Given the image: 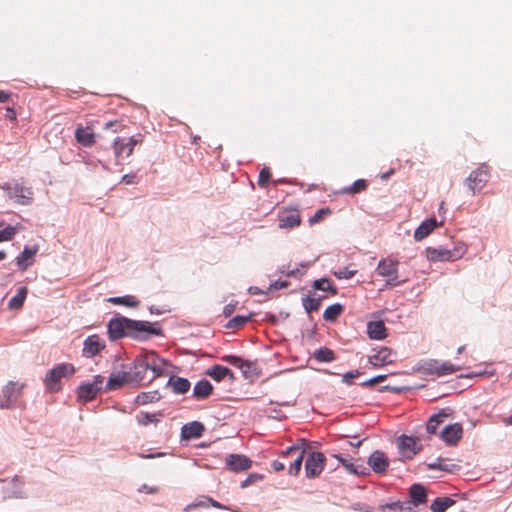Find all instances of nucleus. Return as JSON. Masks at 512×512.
<instances>
[{"mask_svg":"<svg viewBox=\"0 0 512 512\" xmlns=\"http://www.w3.org/2000/svg\"><path fill=\"white\" fill-rule=\"evenodd\" d=\"M110 340L115 341L124 337L135 340H146L150 336L162 334L160 327L149 321L132 320L123 316L110 319L107 325Z\"/></svg>","mask_w":512,"mask_h":512,"instance_id":"f257e3e1","label":"nucleus"},{"mask_svg":"<svg viewBox=\"0 0 512 512\" xmlns=\"http://www.w3.org/2000/svg\"><path fill=\"white\" fill-rule=\"evenodd\" d=\"M75 373V367L70 363L58 364L52 369L48 370L44 384L49 392L55 393L61 390V379L69 378Z\"/></svg>","mask_w":512,"mask_h":512,"instance_id":"f03ea898","label":"nucleus"},{"mask_svg":"<svg viewBox=\"0 0 512 512\" xmlns=\"http://www.w3.org/2000/svg\"><path fill=\"white\" fill-rule=\"evenodd\" d=\"M466 245L463 243L455 244L452 248L448 247H439V248H433L428 247L426 248V257L429 261L436 262H453L463 257V255L466 253Z\"/></svg>","mask_w":512,"mask_h":512,"instance_id":"7ed1b4c3","label":"nucleus"},{"mask_svg":"<svg viewBox=\"0 0 512 512\" xmlns=\"http://www.w3.org/2000/svg\"><path fill=\"white\" fill-rule=\"evenodd\" d=\"M24 384L17 382H9L2 390L0 396V408L12 409L15 407H24V403L20 401Z\"/></svg>","mask_w":512,"mask_h":512,"instance_id":"20e7f679","label":"nucleus"},{"mask_svg":"<svg viewBox=\"0 0 512 512\" xmlns=\"http://www.w3.org/2000/svg\"><path fill=\"white\" fill-rule=\"evenodd\" d=\"M489 178V167L487 165H481L468 175V177L465 179V185L471 192V195L474 196L477 192H480L486 186Z\"/></svg>","mask_w":512,"mask_h":512,"instance_id":"39448f33","label":"nucleus"},{"mask_svg":"<svg viewBox=\"0 0 512 512\" xmlns=\"http://www.w3.org/2000/svg\"><path fill=\"white\" fill-rule=\"evenodd\" d=\"M417 370L425 375L441 377L458 371L459 367L449 362L440 363L438 360H429L419 364Z\"/></svg>","mask_w":512,"mask_h":512,"instance_id":"423d86ee","label":"nucleus"},{"mask_svg":"<svg viewBox=\"0 0 512 512\" xmlns=\"http://www.w3.org/2000/svg\"><path fill=\"white\" fill-rule=\"evenodd\" d=\"M141 363L150 371V374H155V378L163 375L166 370L168 362L161 358L154 351H144L138 355Z\"/></svg>","mask_w":512,"mask_h":512,"instance_id":"0eeeda50","label":"nucleus"},{"mask_svg":"<svg viewBox=\"0 0 512 512\" xmlns=\"http://www.w3.org/2000/svg\"><path fill=\"white\" fill-rule=\"evenodd\" d=\"M3 189L7 191L10 198L15 199V201L20 205H28L33 199V192L31 188L25 187L23 184L7 183L4 185Z\"/></svg>","mask_w":512,"mask_h":512,"instance_id":"6e6552de","label":"nucleus"},{"mask_svg":"<svg viewBox=\"0 0 512 512\" xmlns=\"http://www.w3.org/2000/svg\"><path fill=\"white\" fill-rule=\"evenodd\" d=\"M142 142V136H131L129 138L116 137L113 141V150L116 157H129L132 155L134 147Z\"/></svg>","mask_w":512,"mask_h":512,"instance_id":"1a4fd4ad","label":"nucleus"},{"mask_svg":"<svg viewBox=\"0 0 512 512\" xmlns=\"http://www.w3.org/2000/svg\"><path fill=\"white\" fill-rule=\"evenodd\" d=\"M398 262L391 259H383L378 263L377 273L386 278V285L396 286L398 281Z\"/></svg>","mask_w":512,"mask_h":512,"instance_id":"9d476101","label":"nucleus"},{"mask_svg":"<svg viewBox=\"0 0 512 512\" xmlns=\"http://www.w3.org/2000/svg\"><path fill=\"white\" fill-rule=\"evenodd\" d=\"M305 450L300 446L293 445L283 450L281 456L284 458H291L289 463L288 473L293 476H297L300 472Z\"/></svg>","mask_w":512,"mask_h":512,"instance_id":"9b49d317","label":"nucleus"},{"mask_svg":"<svg viewBox=\"0 0 512 512\" xmlns=\"http://www.w3.org/2000/svg\"><path fill=\"white\" fill-rule=\"evenodd\" d=\"M397 446L403 460H410L421 451L419 439L406 435L399 437Z\"/></svg>","mask_w":512,"mask_h":512,"instance_id":"f8f14e48","label":"nucleus"},{"mask_svg":"<svg viewBox=\"0 0 512 512\" xmlns=\"http://www.w3.org/2000/svg\"><path fill=\"white\" fill-rule=\"evenodd\" d=\"M326 458L322 452H312L305 462V475L308 479L318 477L325 466Z\"/></svg>","mask_w":512,"mask_h":512,"instance_id":"ddd939ff","label":"nucleus"},{"mask_svg":"<svg viewBox=\"0 0 512 512\" xmlns=\"http://www.w3.org/2000/svg\"><path fill=\"white\" fill-rule=\"evenodd\" d=\"M129 374L130 380L136 385H146L155 379V374H150V371L141 363L138 356L135 358Z\"/></svg>","mask_w":512,"mask_h":512,"instance_id":"4468645a","label":"nucleus"},{"mask_svg":"<svg viewBox=\"0 0 512 512\" xmlns=\"http://www.w3.org/2000/svg\"><path fill=\"white\" fill-rule=\"evenodd\" d=\"M462 436L463 428L459 423L445 426L440 433V438L449 446L457 445Z\"/></svg>","mask_w":512,"mask_h":512,"instance_id":"2eb2a0df","label":"nucleus"},{"mask_svg":"<svg viewBox=\"0 0 512 512\" xmlns=\"http://www.w3.org/2000/svg\"><path fill=\"white\" fill-rule=\"evenodd\" d=\"M368 465L377 473H385L389 467V459L384 452L375 450L368 458Z\"/></svg>","mask_w":512,"mask_h":512,"instance_id":"dca6fc26","label":"nucleus"},{"mask_svg":"<svg viewBox=\"0 0 512 512\" xmlns=\"http://www.w3.org/2000/svg\"><path fill=\"white\" fill-rule=\"evenodd\" d=\"M126 384H133L130 380L129 371L113 372L106 383L105 390L112 391L123 387Z\"/></svg>","mask_w":512,"mask_h":512,"instance_id":"f3484780","label":"nucleus"},{"mask_svg":"<svg viewBox=\"0 0 512 512\" xmlns=\"http://www.w3.org/2000/svg\"><path fill=\"white\" fill-rule=\"evenodd\" d=\"M279 227L281 229L285 228H295L300 225L301 217L296 209L284 210L279 213Z\"/></svg>","mask_w":512,"mask_h":512,"instance_id":"a211bd4d","label":"nucleus"},{"mask_svg":"<svg viewBox=\"0 0 512 512\" xmlns=\"http://www.w3.org/2000/svg\"><path fill=\"white\" fill-rule=\"evenodd\" d=\"M226 465L231 471L240 472L249 469L252 461L244 455L231 454L226 460Z\"/></svg>","mask_w":512,"mask_h":512,"instance_id":"6ab92c4d","label":"nucleus"},{"mask_svg":"<svg viewBox=\"0 0 512 512\" xmlns=\"http://www.w3.org/2000/svg\"><path fill=\"white\" fill-rule=\"evenodd\" d=\"M205 431V426L203 423L198 421H192L186 423L181 428V438L183 440H190L200 438Z\"/></svg>","mask_w":512,"mask_h":512,"instance_id":"aec40b11","label":"nucleus"},{"mask_svg":"<svg viewBox=\"0 0 512 512\" xmlns=\"http://www.w3.org/2000/svg\"><path fill=\"white\" fill-rule=\"evenodd\" d=\"M104 347L105 344L101 341L98 335H91L84 341L83 355L85 357H94L104 349Z\"/></svg>","mask_w":512,"mask_h":512,"instance_id":"412c9836","label":"nucleus"},{"mask_svg":"<svg viewBox=\"0 0 512 512\" xmlns=\"http://www.w3.org/2000/svg\"><path fill=\"white\" fill-rule=\"evenodd\" d=\"M76 141L84 147H91L95 143V134L92 127L88 124L86 127L78 125L75 130Z\"/></svg>","mask_w":512,"mask_h":512,"instance_id":"4be33fe9","label":"nucleus"},{"mask_svg":"<svg viewBox=\"0 0 512 512\" xmlns=\"http://www.w3.org/2000/svg\"><path fill=\"white\" fill-rule=\"evenodd\" d=\"M444 221L441 220L439 223L437 220L432 217L425 220L414 232V239L416 241H421L426 238L436 227L442 226Z\"/></svg>","mask_w":512,"mask_h":512,"instance_id":"5701e85b","label":"nucleus"},{"mask_svg":"<svg viewBox=\"0 0 512 512\" xmlns=\"http://www.w3.org/2000/svg\"><path fill=\"white\" fill-rule=\"evenodd\" d=\"M392 362V350L388 347H382L375 354L369 356V363L373 366H384Z\"/></svg>","mask_w":512,"mask_h":512,"instance_id":"b1692460","label":"nucleus"},{"mask_svg":"<svg viewBox=\"0 0 512 512\" xmlns=\"http://www.w3.org/2000/svg\"><path fill=\"white\" fill-rule=\"evenodd\" d=\"M409 495L411 498L409 502L413 508L425 503L427 500V491L421 484H413L409 489Z\"/></svg>","mask_w":512,"mask_h":512,"instance_id":"393cba45","label":"nucleus"},{"mask_svg":"<svg viewBox=\"0 0 512 512\" xmlns=\"http://www.w3.org/2000/svg\"><path fill=\"white\" fill-rule=\"evenodd\" d=\"M37 247H25L22 253L16 258V263L20 270L25 271L34 262V257L37 253Z\"/></svg>","mask_w":512,"mask_h":512,"instance_id":"a878e982","label":"nucleus"},{"mask_svg":"<svg viewBox=\"0 0 512 512\" xmlns=\"http://www.w3.org/2000/svg\"><path fill=\"white\" fill-rule=\"evenodd\" d=\"M207 375H209L212 379L219 382L223 380L225 377H229L231 380H234V373L227 367L222 365H213L211 366L207 372Z\"/></svg>","mask_w":512,"mask_h":512,"instance_id":"bb28decb","label":"nucleus"},{"mask_svg":"<svg viewBox=\"0 0 512 512\" xmlns=\"http://www.w3.org/2000/svg\"><path fill=\"white\" fill-rule=\"evenodd\" d=\"M213 391V386L208 380L198 381L193 388V397L197 400L208 398Z\"/></svg>","mask_w":512,"mask_h":512,"instance_id":"cd10ccee","label":"nucleus"},{"mask_svg":"<svg viewBox=\"0 0 512 512\" xmlns=\"http://www.w3.org/2000/svg\"><path fill=\"white\" fill-rule=\"evenodd\" d=\"M367 334L371 339L382 340L386 337V327L382 321H371L367 324Z\"/></svg>","mask_w":512,"mask_h":512,"instance_id":"c85d7f7f","label":"nucleus"},{"mask_svg":"<svg viewBox=\"0 0 512 512\" xmlns=\"http://www.w3.org/2000/svg\"><path fill=\"white\" fill-rule=\"evenodd\" d=\"M168 386L176 394H184L190 389V382L186 378L171 376L168 380Z\"/></svg>","mask_w":512,"mask_h":512,"instance_id":"c756f323","label":"nucleus"},{"mask_svg":"<svg viewBox=\"0 0 512 512\" xmlns=\"http://www.w3.org/2000/svg\"><path fill=\"white\" fill-rule=\"evenodd\" d=\"M99 390L95 388L90 382L83 383L78 388V399L83 402H88L93 400Z\"/></svg>","mask_w":512,"mask_h":512,"instance_id":"7c9ffc66","label":"nucleus"},{"mask_svg":"<svg viewBox=\"0 0 512 512\" xmlns=\"http://www.w3.org/2000/svg\"><path fill=\"white\" fill-rule=\"evenodd\" d=\"M335 457L342 463V465L346 468V470L348 472H350L351 474H354V475H368L369 474L368 468L366 466H364L363 464L357 465V464L351 462L350 460L345 459L338 455H336Z\"/></svg>","mask_w":512,"mask_h":512,"instance_id":"2f4dec72","label":"nucleus"},{"mask_svg":"<svg viewBox=\"0 0 512 512\" xmlns=\"http://www.w3.org/2000/svg\"><path fill=\"white\" fill-rule=\"evenodd\" d=\"M382 512H412L413 507L409 501L394 502L380 507Z\"/></svg>","mask_w":512,"mask_h":512,"instance_id":"473e14b6","label":"nucleus"},{"mask_svg":"<svg viewBox=\"0 0 512 512\" xmlns=\"http://www.w3.org/2000/svg\"><path fill=\"white\" fill-rule=\"evenodd\" d=\"M4 223L0 222V242L11 241L15 235L22 229L20 224L8 225L2 228Z\"/></svg>","mask_w":512,"mask_h":512,"instance_id":"72a5a7b5","label":"nucleus"},{"mask_svg":"<svg viewBox=\"0 0 512 512\" xmlns=\"http://www.w3.org/2000/svg\"><path fill=\"white\" fill-rule=\"evenodd\" d=\"M27 293H28L27 287H25V286L20 287L17 291V294L10 299V301L8 303V308L10 310L20 309L24 304Z\"/></svg>","mask_w":512,"mask_h":512,"instance_id":"f704fd0d","label":"nucleus"},{"mask_svg":"<svg viewBox=\"0 0 512 512\" xmlns=\"http://www.w3.org/2000/svg\"><path fill=\"white\" fill-rule=\"evenodd\" d=\"M343 311H344V306L342 304L336 303V304L330 305L325 309V311L323 313V318H324V320H326L328 322H334L340 317V315L343 313Z\"/></svg>","mask_w":512,"mask_h":512,"instance_id":"c9c22d12","label":"nucleus"},{"mask_svg":"<svg viewBox=\"0 0 512 512\" xmlns=\"http://www.w3.org/2000/svg\"><path fill=\"white\" fill-rule=\"evenodd\" d=\"M455 504V500L450 497H438L430 506L432 512H445L449 507Z\"/></svg>","mask_w":512,"mask_h":512,"instance_id":"e433bc0d","label":"nucleus"},{"mask_svg":"<svg viewBox=\"0 0 512 512\" xmlns=\"http://www.w3.org/2000/svg\"><path fill=\"white\" fill-rule=\"evenodd\" d=\"M368 187V183L364 179L356 180L352 185L341 189L340 193L347 195H354L365 191Z\"/></svg>","mask_w":512,"mask_h":512,"instance_id":"4c0bfd02","label":"nucleus"},{"mask_svg":"<svg viewBox=\"0 0 512 512\" xmlns=\"http://www.w3.org/2000/svg\"><path fill=\"white\" fill-rule=\"evenodd\" d=\"M108 302L115 305H124L127 307H137L139 305V300L133 295H125L122 297H111L108 299Z\"/></svg>","mask_w":512,"mask_h":512,"instance_id":"58836bf2","label":"nucleus"},{"mask_svg":"<svg viewBox=\"0 0 512 512\" xmlns=\"http://www.w3.org/2000/svg\"><path fill=\"white\" fill-rule=\"evenodd\" d=\"M313 357L318 362H332L335 360V353L327 347H322L313 353Z\"/></svg>","mask_w":512,"mask_h":512,"instance_id":"ea45409f","label":"nucleus"},{"mask_svg":"<svg viewBox=\"0 0 512 512\" xmlns=\"http://www.w3.org/2000/svg\"><path fill=\"white\" fill-rule=\"evenodd\" d=\"M322 297H310V296H307L305 298L302 299L303 301V306L306 310L307 313H311L313 311H317L320 306H321V302H322Z\"/></svg>","mask_w":512,"mask_h":512,"instance_id":"a19ab883","label":"nucleus"},{"mask_svg":"<svg viewBox=\"0 0 512 512\" xmlns=\"http://www.w3.org/2000/svg\"><path fill=\"white\" fill-rule=\"evenodd\" d=\"M313 288L321 291H329L332 295L337 294V289L332 286L331 282L326 278L315 280Z\"/></svg>","mask_w":512,"mask_h":512,"instance_id":"79ce46f5","label":"nucleus"},{"mask_svg":"<svg viewBox=\"0 0 512 512\" xmlns=\"http://www.w3.org/2000/svg\"><path fill=\"white\" fill-rule=\"evenodd\" d=\"M332 213L330 208L325 207L317 210L315 214L309 219V224L314 225L321 222L325 217L329 216Z\"/></svg>","mask_w":512,"mask_h":512,"instance_id":"37998d69","label":"nucleus"},{"mask_svg":"<svg viewBox=\"0 0 512 512\" xmlns=\"http://www.w3.org/2000/svg\"><path fill=\"white\" fill-rule=\"evenodd\" d=\"M250 319H251V316L237 315L229 320L226 327L231 328V329L239 328V327L243 326L244 324H246Z\"/></svg>","mask_w":512,"mask_h":512,"instance_id":"c03bdc74","label":"nucleus"},{"mask_svg":"<svg viewBox=\"0 0 512 512\" xmlns=\"http://www.w3.org/2000/svg\"><path fill=\"white\" fill-rule=\"evenodd\" d=\"M428 468L431 470H442V471H452L456 466L455 464H445L443 459H438L437 462L427 464Z\"/></svg>","mask_w":512,"mask_h":512,"instance_id":"a18cd8bd","label":"nucleus"},{"mask_svg":"<svg viewBox=\"0 0 512 512\" xmlns=\"http://www.w3.org/2000/svg\"><path fill=\"white\" fill-rule=\"evenodd\" d=\"M271 178V172L268 167L262 168L258 176V185L260 187H266Z\"/></svg>","mask_w":512,"mask_h":512,"instance_id":"49530a36","label":"nucleus"},{"mask_svg":"<svg viewBox=\"0 0 512 512\" xmlns=\"http://www.w3.org/2000/svg\"><path fill=\"white\" fill-rule=\"evenodd\" d=\"M356 270H351L348 267H344L339 269L338 271L334 272V275L338 279H350L356 274Z\"/></svg>","mask_w":512,"mask_h":512,"instance_id":"de8ad7c7","label":"nucleus"},{"mask_svg":"<svg viewBox=\"0 0 512 512\" xmlns=\"http://www.w3.org/2000/svg\"><path fill=\"white\" fill-rule=\"evenodd\" d=\"M221 359L238 369L243 365V359L235 355H225Z\"/></svg>","mask_w":512,"mask_h":512,"instance_id":"09e8293b","label":"nucleus"},{"mask_svg":"<svg viewBox=\"0 0 512 512\" xmlns=\"http://www.w3.org/2000/svg\"><path fill=\"white\" fill-rule=\"evenodd\" d=\"M160 396L157 392H144L137 396V399L141 403H147L148 401H152L153 399H159Z\"/></svg>","mask_w":512,"mask_h":512,"instance_id":"8fccbe9b","label":"nucleus"},{"mask_svg":"<svg viewBox=\"0 0 512 512\" xmlns=\"http://www.w3.org/2000/svg\"><path fill=\"white\" fill-rule=\"evenodd\" d=\"M439 425V420H437L436 417L431 416L426 424V430L429 434H435Z\"/></svg>","mask_w":512,"mask_h":512,"instance_id":"3c124183","label":"nucleus"},{"mask_svg":"<svg viewBox=\"0 0 512 512\" xmlns=\"http://www.w3.org/2000/svg\"><path fill=\"white\" fill-rule=\"evenodd\" d=\"M360 375V372L358 370H353L346 372L342 376V381L348 385L352 384V380Z\"/></svg>","mask_w":512,"mask_h":512,"instance_id":"603ef678","label":"nucleus"},{"mask_svg":"<svg viewBox=\"0 0 512 512\" xmlns=\"http://www.w3.org/2000/svg\"><path fill=\"white\" fill-rule=\"evenodd\" d=\"M451 414L449 409H441L438 413L433 414L432 417H436L440 424H442Z\"/></svg>","mask_w":512,"mask_h":512,"instance_id":"864d4df0","label":"nucleus"},{"mask_svg":"<svg viewBox=\"0 0 512 512\" xmlns=\"http://www.w3.org/2000/svg\"><path fill=\"white\" fill-rule=\"evenodd\" d=\"M386 378H387V375L381 374V375L375 376V377L367 380L362 385L363 386H374L377 383L383 382L384 380H386Z\"/></svg>","mask_w":512,"mask_h":512,"instance_id":"5fc2aeb1","label":"nucleus"},{"mask_svg":"<svg viewBox=\"0 0 512 512\" xmlns=\"http://www.w3.org/2000/svg\"><path fill=\"white\" fill-rule=\"evenodd\" d=\"M240 370L245 378L250 377L251 363L249 361L243 360V365L240 366Z\"/></svg>","mask_w":512,"mask_h":512,"instance_id":"6e6d98bb","label":"nucleus"},{"mask_svg":"<svg viewBox=\"0 0 512 512\" xmlns=\"http://www.w3.org/2000/svg\"><path fill=\"white\" fill-rule=\"evenodd\" d=\"M120 123L115 120V121H109L105 124L104 126V129L108 130V129H112L113 132H119L120 131Z\"/></svg>","mask_w":512,"mask_h":512,"instance_id":"4d7b16f0","label":"nucleus"},{"mask_svg":"<svg viewBox=\"0 0 512 512\" xmlns=\"http://www.w3.org/2000/svg\"><path fill=\"white\" fill-rule=\"evenodd\" d=\"M103 383H104V377L101 375L94 376L93 381L90 382V384L93 385L95 388H97L99 391L101 390Z\"/></svg>","mask_w":512,"mask_h":512,"instance_id":"13d9d810","label":"nucleus"},{"mask_svg":"<svg viewBox=\"0 0 512 512\" xmlns=\"http://www.w3.org/2000/svg\"><path fill=\"white\" fill-rule=\"evenodd\" d=\"M258 479H261V476L257 474H251L244 482H242L241 487H247L248 485L252 484L254 481Z\"/></svg>","mask_w":512,"mask_h":512,"instance_id":"bf43d9fd","label":"nucleus"},{"mask_svg":"<svg viewBox=\"0 0 512 512\" xmlns=\"http://www.w3.org/2000/svg\"><path fill=\"white\" fill-rule=\"evenodd\" d=\"M13 484L16 488V492H20V490L23 488L24 486V480L22 479V477L20 476H15L13 478Z\"/></svg>","mask_w":512,"mask_h":512,"instance_id":"052dcab7","label":"nucleus"},{"mask_svg":"<svg viewBox=\"0 0 512 512\" xmlns=\"http://www.w3.org/2000/svg\"><path fill=\"white\" fill-rule=\"evenodd\" d=\"M271 467L273 468V470L275 472H280L282 470L285 469V464L278 461V460H274L272 463H271Z\"/></svg>","mask_w":512,"mask_h":512,"instance_id":"680f3d73","label":"nucleus"},{"mask_svg":"<svg viewBox=\"0 0 512 512\" xmlns=\"http://www.w3.org/2000/svg\"><path fill=\"white\" fill-rule=\"evenodd\" d=\"M135 178H136V176L134 174L133 175L127 174L122 177V182H124L125 184H133V183H135Z\"/></svg>","mask_w":512,"mask_h":512,"instance_id":"e2e57ef3","label":"nucleus"},{"mask_svg":"<svg viewBox=\"0 0 512 512\" xmlns=\"http://www.w3.org/2000/svg\"><path fill=\"white\" fill-rule=\"evenodd\" d=\"M287 286H288V282L287 281H276L275 283H273L271 285V287H273L276 290L282 289V288H286Z\"/></svg>","mask_w":512,"mask_h":512,"instance_id":"0e129e2a","label":"nucleus"},{"mask_svg":"<svg viewBox=\"0 0 512 512\" xmlns=\"http://www.w3.org/2000/svg\"><path fill=\"white\" fill-rule=\"evenodd\" d=\"M6 117L9 118L10 120H15L16 119L15 110L11 107H7L6 108Z\"/></svg>","mask_w":512,"mask_h":512,"instance_id":"69168bd1","label":"nucleus"},{"mask_svg":"<svg viewBox=\"0 0 512 512\" xmlns=\"http://www.w3.org/2000/svg\"><path fill=\"white\" fill-rule=\"evenodd\" d=\"M11 97V93L6 91H0V103L7 102Z\"/></svg>","mask_w":512,"mask_h":512,"instance_id":"338daca9","label":"nucleus"},{"mask_svg":"<svg viewBox=\"0 0 512 512\" xmlns=\"http://www.w3.org/2000/svg\"><path fill=\"white\" fill-rule=\"evenodd\" d=\"M152 419L150 418L148 413H142V418L140 419V423L143 425H147Z\"/></svg>","mask_w":512,"mask_h":512,"instance_id":"774afa93","label":"nucleus"}]
</instances>
